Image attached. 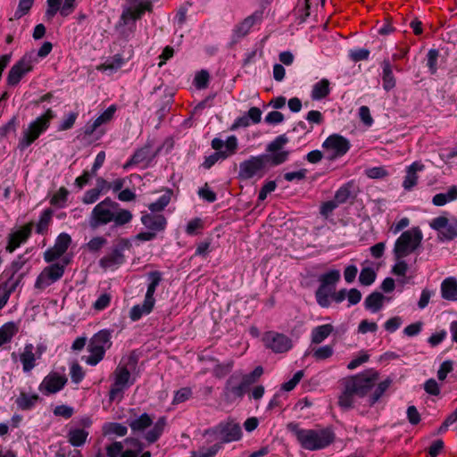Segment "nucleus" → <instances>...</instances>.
<instances>
[{"mask_svg":"<svg viewBox=\"0 0 457 457\" xmlns=\"http://www.w3.org/2000/svg\"><path fill=\"white\" fill-rule=\"evenodd\" d=\"M287 141L285 135L279 136L267 146V152L270 154L252 156L242 162L239 165L238 178L243 180L253 177L262 178L267 172L269 163L277 166L285 162L288 158L289 152L282 150V148Z\"/></svg>","mask_w":457,"mask_h":457,"instance_id":"f257e3e1","label":"nucleus"},{"mask_svg":"<svg viewBox=\"0 0 457 457\" xmlns=\"http://www.w3.org/2000/svg\"><path fill=\"white\" fill-rule=\"evenodd\" d=\"M378 373L367 370L356 376L347 377L343 380L344 390L338 398V404L343 409L353 407L354 396L364 397L377 384Z\"/></svg>","mask_w":457,"mask_h":457,"instance_id":"f03ea898","label":"nucleus"},{"mask_svg":"<svg viewBox=\"0 0 457 457\" xmlns=\"http://www.w3.org/2000/svg\"><path fill=\"white\" fill-rule=\"evenodd\" d=\"M287 428L295 433L301 446L309 451L325 448L335 439L333 432L328 428L301 429L295 423H289Z\"/></svg>","mask_w":457,"mask_h":457,"instance_id":"7ed1b4c3","label":"nucleus"},{"mask_svg":"<svg viewBox=\"0 0 457 457\" xmlns=\"http://www.w3.org/2000/svg\"><path fill=\"white\" fill-rule=\"evenodd\" d=\"M422 238L423 235L419 228H411L402 233L394 247L395 260L403 259L413 253L420 246Z\"/></svg>","mask_w":457,"mask_h":457,"instance_id":"20e7f679","label":"nucleus"},{"mask_svg":"<svg viewBox=\"0 0 457 457\" xmlns=\"http://www.w3.org/2000/svg\"><path fill=\"white\" fill-rule=\"evenodd\" d=\"M111 335L107 330H101L96 333L88 345L90 355L87 359V362L90 365L97 364L103 358L105 350L111 346Z\"/></svg>","mask_w":457,"mask_h":457,"instance_id":"39448f33","label":"nucleus"},{"mask_svg":"<svg viewBox=\"0 0 457 457\" xmlns=\"http://www.w3.org/2000/svg\"><path fill=\"white\" fill-rule=\"evenodd\" d=\"M118 204L105 198L97 204L91 213L89 224L92 228H96L101 225L107 224L114 219V210L117 209Z\"/></svg>","mask_w":457,"mask_h":457,"instance_id":"423d86ee","label":"nucleus"},{"mask_svg":"<svg viewBox=\"0 0 457 457\" xmlns=\"http://www.w3.org/2000/svg\"><path fill=\"white\" fill-rule=\"evenodd\" d=\"M249 386L244 374L236 372L232 374L226 382L224 396L227 402H233L242 398Z\"/></svg>","mask_w":457,"mask_h":457,"instance_id":"0eeeda50","label":"nucleus"},{"mask_svg":"<svg viewBox=\"0 0 457 457\" xmlns=\"http://www.w3.org/2000/svg\"><path fill=\"white\" fill-rule=\"evenodd\" d=\"M129 242L120 239L113 246L112 252L100 259L99 264L103 269H110L122 264L125 261L123 252L129 247Z\"/></svg>","mask_w":457,"mask_h":457,"instance_id":"6e6552de","label":"nucleus"},{"mask_svg":"<svg viewBox=\"0 0 457 457\" xmlns=\"http://www.w3.org/2000/svg\"><path fill=\"white\" fill-rule=\"evenodd\" d=\"M262 341L264 345L274 353H285L292 347V340L284 334L274 331L266 332Z\"/></svg>","mask_w":457,"mask_h":457,"instance_id":"1a4fd4ad","label":"nucleus"},{"mask_svg":"<svg viewBox=\"0 0 457 457\" xmlns=\"http://www.w3.org/2000/svg\"><path fill=\"white\" fill-rule=\"evenodd\" d=\"M33 68V54H26L9 71L7 83L11 86L17 85L21 78Z\"/></svg>","mask_w":457,"mask_h":457,"instance_id":"9d476101","label":"nucleus"},{"mask_svg":"<svg viewBox=\"0 0 457 457\" xmlns=\"http://www.w3.org/2000/svg\"><path fill=\"white\" fill-rule=\"evenodd\" d=\"M64 265L54 263L46 267L37 278L35 287L43 289L62 278Z\"/></svg>","mask_w":457,"mask_h":457,"instance_id":"9b49d317","label":"nucleus"},{"mask_svg":"<svg viewBox=\"0 0 457 457\" xmlns=\"http://www.w3.org/2000/svg\"><path fill=\"white\" fill-rule=\"evenodd\" d=\"M323 147L330 154L329 158L335 159L349 150V142L342 136L332 135L326 139Z\"/></svg>","mask_w":457,"mask_h":457,"instance_id":"f8f14e48","label":"nucleus"},{"mask_svg":"<svg viewBox=\"0 0 457 457\" xmlns=\"http://www.w3.org/2000/svg\"><path fill=\"white\" fill-rule=\"evenodd\" d=\"M130 6L127 8L122 15L121 19L124 24H127L129 21H136L139 19L145 11L151 12L152 4L149 0H128Z\"/></svg>","mask_w":457,"mask_h":457,"instance_id":"ddd939ff","label":"nucleus"},{"mask_svg":"<svg viewBox=\"0 0 457 457\" xmlns=\"http://www.w3.org/2000/svg\"><path fill=\"white\" fill-rule=\"evenodd\" d=\"M114 382L110 390V400H114L118 394L121 393L128 386L130 372L125 366H118L113 373Z\"/></svg>","mask_w":457,"mask_h":457,"instance_id":"4468645a","label":"nucleus"},{"mask_svg":"<svg viewBox=\"0 0 457 457\" xmlns=\"http://www.w3.org/2000/svg\"><path fill=\"white\" fill-rule=\"evenodd\" d=\"M47 129V125L46 123V119L37 118L35 121H33L29 129L24 132V137L21 141V146L25 148L31 145L39 135Z\"/></svg>","mask_w":457,"mask_h":457,"instance_id":"2eb2a0df","label":"nucleus"},{"mask_svg":"<svg viewBox=\"0 0 457 457\" xmlns=\"http://www.w3.org/2000/svg\"><path fill=\"white\" fill-rule=\"evenodd\" d=\"M67 382V378L57 373L46 376L39 386V390L45 395L54 394L60 391Z\"/></svg>","mask_w":457,"mask_h":457,"instance_id":"dca6fc26","label":"nucleus"},{"mask_svg":"<svg viewBox=\"0 0 457 457\" xmlns=\"http://www.w3.org/2000/svg\"><path fill=\"white\" fill-rule=\"evenodd\" d=\"M217 431L220 434L222 442L225 443L239 440L242 436L239 424L234 423L233 421L220 424L217 427Z\"/></svg>","mask_w":457,"mask_h":457,"instance_id":"f3484780","label":"nucleus"},{"mask_svg":"<svg viewBox=\"0 0 457 457\" xmlns=\"http://www.w3.org/2000/svg\"><path fill=\"white\" fill-rule=\"evenodd\" d=\"M61 1L62 0H47L48 8L46 12L47 19L51 20L58 11H60L61 15L64 17L72 12L76 0H65L62 7L60 6Z\"/></svg>","mask_w":457,"mask_h":457,"instance_id":"a211bd4d","label":"nucleus"},{"mask_svg":"<svg viewBox=\"0 0 457 457\" xmlns=\"http://www.w3.org/2000/svg\"><path fill=\"white\" fill-rule=\"evenodd\" d=\"M33 223H28L18 231L12 233L9 237V242L6 250L10 253L13 252L20 245L24 242L31 233Z\"/></svg>","mask_w":457,"mask_h":457,"instance_id":"6ab92c4d","label":"nucleus"},{"mask_svg":"<svg viewBox=\"0 0 457 457\" xmlns=\"http://www.w3.org/2000/svg\"><path fill=\"white\" fill-rule=\"evenodd\" d=\"M141 221L147 228L154 232L164 229L166 225V219L161 214H145L142 216Z\"/></svg>","mask_w":457,"mask_h":457,"instance_id":"aec40b11","label":"nucleus"},{"mask_svg":"<svg viewBox=\"0 0 457 457\" xmlns=\"http://www.w3.org/2000/svg\"><path fill=\"white\" fill-rule=\"evenodd\" d=\"M424 169V165L418 162H413L411 166L408 167L406 171V176L403 180V187L406 190H411L414 186H416L418 182V175L417 171H420Z\"/></svg>","mask_w":457,"mask_h":457,"instance_id":"412c9836","label":"nucleus"},{"mask_svg":"<svg viewBox=\"0 0 457 457\" xmlns=\"http://www.w3.org/2000/svg\"><path fill=\"white\" fill-rule=\"evenodd\" d=\"M148 277H149V279L151 280V283L148 286V288H147V291L145 294V299L146 300L147 309L149 307L154 305L155 300L154 298V294L155 292L156 287L159 285V283L162 280V274H161V272L155 270V271H151L148 274Z\"/></svg>","mask_w":457,"mask_h":457,"instance_id":"4be33fe9","label":"nucleus"},{"mask_svg":"<svg viewBox=\"0 0 457 457\" xmlns=\"http://www.w3.org/2000/svg\"><path fill=\"white\" fill-rule=\"evenodd\" d=\"M442 297L448 301H457V280L447 278L441 284Z\"/></svg>","mask_w":457,"mask_h":457,"instance_id":"5701e85b","label":"nucleus"},{"mask_svg":"<svg viewBox=\"0 0 457 457\" xmlns=\"http://www.w3.org/2000/svg\"><path fill=\"white\" fill-rule=\"evenodd\" d=\"M33 351H34L33 345L29 344L24 347L23 352L20 355V359L22 363L23 370L25 372L30 371L36 366L35 361L37 358Z\"/></svg>","mask_w":457,"mask_h":457,"instance_id":"b1692460","label":"nucleus"},{"mask_svg":"<svg viewBox=\"0 0 457 457\" xmlns=\"http://www.w3.org/2000/svg\"><path fill=\"white\" fill-rule=\"evenodd\" d=\"M115 112L116 106L111 105L106 111L104 112V113H102L99 117H97L95 120L94 123L91 126L87 128L85 133L87 135L93 134L98 127L110 121L112 119Z\"/></svg>","mask_w":457,"mask_h":457,"instance_id":"393cba45","label":"nucleus"},{"mask_svg":"<svg viewBox=\"0 0 457 457\" xmlns=\"http://www.w3.org/2000/svg\"><path fill=\"white\" fill-rule=\"evenodd\" d=\"M19 331V325L10 321L0 328V346L11 341L12 337Z\"/></svg>","mask_w":457,"mask_h":457,"instance_id":"a878e982","label":"nucleus"},{"mask_svg":"<svg viewBox=\"0 0 457 457\" xmlns=\"http://www.w3.org/2000/svg\"><path fill=\"white\" fill-rule=\"evenodd\" d=\"M334 330L331 324H325L316 327L312 333V343L320 344L323 342Z\"/></svg>","mask_w":457,"mask_h":457,"instance_id":"bb28decb","label":"nucleus"},{"mask_svg":"<svg viewBox=\"0 0 457 457\" xmlns=\"http://www.w3.org/2000/svg\"><path fill=\"white\" fill-rule=\"evenodd\" d=\"M88 432L82 428H72L68 433V441L73 446H81L87 441Z\"/></svg>","mask_w":457,"mask_h":457,"instance_id":"cd10ccee","label":"nucleus"},{"mask_svg":"<svg viewBox=\"0 0 457 457\" xmlns=\"http://www.w3.org/2000/svg\"><path fill=\"white\" fill-rule=\"evenodd\" d=\"M333 290V287H325L323 285H320L319 288L315 293V296L318 303L321 307L327 308L329 306V297L332 296Z\"/></svg>","mask_w":457,"mask_h":457,"instance_id":"c85d7f7f","label":"nucleus"},{"mask_svg":"<svg viewBox=\"0 0 457 457\" xmlns=\"http://www.w3.org/2000/svg\"><path fill=\"white\" fill-rule=\"evenodd\" d=\"M329 81L327 79H322L320 81L313 86L312 91V98L313 100H320L325 98L329 94Z\"/></svg>","mask_w":457,"mask_h":457,"instance_id":"c756f323","label":"nucleus"},{"mask_svg":"<svg viewBox=\"0 0 457 457\" xmlns=\"http://www.w3.org/2000/svg\"><path fill=\"white\" fill-rule=\"evenodd\" d=\"M153 423L152 419L146 413L142 414L139 418L129 421V426L133 432H143Z\"/></svg>","mask_w":457,"mask_h":457,"instance_id":"7c9ffc66","label":"nucleus"},{"mask_svg":"<svg viewBox=\"0 0 457 457\" xmlns=\"http://www.w3.org/2000/svg\"><path fill=\"white\" fill-rule=\"evenodd\" d=\"M395 79L393 75L392 67L388 61L383 62V87L388 91L395 87Z\"/></svg>","mask_w":457,"mask_h":457,"instance_id":"2f4dec72","label":"nucleus"},{"mask_svg":"<svg viewBox=\"0 0 457 457\" xmlns=\"http://www.w3.org/2000/svg\"><path fill=\"white\" fill-rule=\"evenodd\" d=\"M457 198V187L453 186L449 188L447 194H437L433 199L432 203L436 206H443L447 202L455 200Z\"/></svg>","mask_w":457,"mask_h":457,"instance_id":"473e14b6","label":"nucleus"},{"mask_svg":"<svg viewBox=\"0 0 457 457\" xmlns=\"http://www.w3.org/2000/svg\"><path fill=\"white\" fill-rule=\"evenodd\" d=\"M39 399L37 395H28L21 392L16 399V403L21 410L30 409Z\"/></svg>","mask_w":457,"mask_h":457,"instance_id":"72a5a7b5","label":"nucleus"},{"mask_svg":"<svg viewBox=\"0 0 457 457\" xmlns=\"http://www.w3.org/2000/svg\"><path fill=\"white\" fill-rule=\"evenodd\" d=\"M21 276H20V278L13 281V283L10 286L8 285V282H5L4 285L0 286V309H2L6 304L11 293L15 290L21 280Z\"/></svg>","mask_w":457,"mask_h":457,"instance_id":"f704fd0d","label":"nucleus"},{"mask_svg":"<svg viewBox=\"0 0 457 457\" xmlns=\"http://www.w3.org/2000/svg\"><path fill=\"white\" fill-rule=\"evenodd\" d=\"M384 295L381 293L374 292L370 294L365 300V306L372 312H378L383 305Z\"/></svg>","mask_w":457,"mask_h":457,"instance_id":"c9c22d12","label":"nucleus"},{"mask_svg":"<svg viewBox=\"0 0 457 457\" xmlns=\"http://www.w3.org/2000/svg\"><path fill=\"white\" fill-rule=\"evenodd\" d=\"M127 427L120 423L109 422L103 426V433L105 436L117 435L120 436H123L127 434Z\"/></svg>","mask_w":457,"mask_h":457,"instance_id":"e433bc0d","label":"nucleus"},{"mask_svg":"<svg viewBox=\"0 0 457 457\" xmlns=\"http://www.w3.org/2000/svg\"><path fill=\"white\" fill-rule=\"evenodd\" d=\"M353 183H347L341 187L335 195V201L337 204L345 203L349 198L353 197Z\"/></svg>","mask_w":457,"mask_h":457,"instance_id":"4c0bfd02","label":"nucleus"},{"mask_svg":"<svg viewBox=\"0 0 457 457\" xmlns=\"http://www.w3.org/2000/svg\"><path fill=\"white\" fill-rule=\"evenodd\" d=\"M340 279V272L337 270H332L328 273L322 274L319 278L320 285L325 287H333Z\"/></svg>","mask_w":457,"mask_h":457,"instance_id":"58836bf2","label":"nucleus"},{"mask_svg":"<svg viewBox=\"0 0 457 457\" xmlns=\"http://www.w3.org/2000/svg\"><path fill=\"white\" fill-rule=\"evenodd\" d=\"M165 427L164 418H161L154 426V428L146 434L145 438L149 443L155 442L162 435Z\"/></svg>","mask_w":457,"mask_h":457,"instance_id":"ea45409f","label":"nucleus"},{"mask_svg":"<svg viewBox=\"0 0 457 457\" xmlns=\"http://www.w3.org/2000/svg\"><path fill=\"white\" fill-rule=\"evenodd\" d=\"M123 62H124V61H123L122 57L120 54H117L112 58V60L107 61L106 62L98 65L96 67V70H98V71H107L108 70L111 71H115L122 66Z\"/></svg>","mask_w":457,"mask_h":457,"instance_id":"a19ab883","label":"nucleus"},{"mask_svg":"<svg viewBox=\"0 0 457 457\" xmlns=\"http://www.w3.org/2000/svg\"><path fill=\"white\" fill-rule=\"evenodd\" d=\"M52 216L53 211L51 209L45 210L38 223L37 224V232L38 234H43L45 231L47 230Z\"/></svg>","mask_w":457,"mask_h":457,"instance_id":"79ce46f5","label":"nucleus"},{"mask_svg":"<svg viewBox=\"0 0 457 457\" xmlns=\"http://www.w3.org/2000/svg\"><path fill=\"white\" fill-rule=\"evenodd\" d=\"M154 306H151L147 309L146 300L145 299L143 305H135L129 313V317L132 320H139L143 314L150 313L153 310Z\"/></svg>","mask_w":457,"mask_h":457,"instance_id":"37998d69","label":"nucleus"},{"mask_svg":"<svg viewBox=\"0 0 457 457\" xmlns=\"http://www.w3.org/2000/svg\"><path fill=\"white\" fill-rule=\"evenodd\" d=\"M132 213L129 210H120L116 213L114 212V219L112 221L117 226H122L129 223L132 220Z\"/></svg>","mask_w":457,"mask_h":457,"instance_id":"c03bdc74","label":"nucleus"},{"mask_svg":"<svg viewBox=\"0 0 457 457\" xmlns=\"http://www.w3.org/2000/svg\"><path fill=\"white\" fill-rule=\"evenodd\" d=\"M256 16L252 15L245 18L237 27V32L239 36H245L256 21Z\"/></svg>","mask_w":457,"mask_h":457,"instance_id":"a18cd8bd","label":"nucleus"},{"mask_svg":"<svg viewBox=\"0 0 457 457\" xmlns=\"http://www.w3.org/2000/svg\"><path fill=\"white\" fill-rule=\"evenodd\" d=\"M333 352V347L331 345H324L313 350L312 356L317 361L326 360L332 356Z\"/></svg>","mask_w":457,"mask_h":457,"instance_id":"49530a36","label":"nucleus"},{"mask_svg":"<svg viewBox=\"0 0 457 457\" xmlns=\"http://www.w3.org/2000/svg\"><path fill=\"white\" fill-rule=\"evenodd\" d=\"M376 278L375 271L370 268H364L361 270L359 280L362 285L369 286L374 282Z\"/></svg>","mask_w":457,"mask_h":457,"instance_id":"de8ad7c7","label":"nucleus"},{"mask_svg":"<svg viewBox=\"0 0 457 457\" xmlns=\"http://www.w3.org/2000/svg\"><path fill=\"white\" fill-rule=\"evenodd\" d=\"M390 385L389 380L383 381L378 385L376 389L374 390L373 394L371 395L370 398V404H374L385 393V391L388 388Z\"/></svg>","mask_w":457,"mask_h":457,"instance_id":"09e8293b","label":"nucleus"},{"mask_svg":"<svg viewBox=\"0 0 457 457\" xmlns=\"http://www.w3.org/2000/svg\"><path fill=\"white\" fill-rule=\"evenodd\" d=\"M69 192L65 187H61L51 198V204L62 206L66 202Z\"/></svg>","mask_w":457,"mask_h":457,"instance_id":"8fccbe9b","label":"nucleus"},{"mask_svg":"<svg viewBox=\"0 0 457 457\" xmlns=\"http://www.w3.org/2000/svg\"><path fill=\"white\" fill-rule=\"evenodd\" d=\"M454 237H457V228L453 225L447 224L446 228H444L443 230L438 234V238L440 240H452Z\"/></svg>","mask_w":457,"mask_h":457,"instance_id":"3c124183","label":"nucleus"},{"mask_svg":"<svg viewBox=\"0 0 457 457\" xmlns=\"http://www.w3.org/2000/svg\"><path fill=\"white\" fill-rule=\"evenodd\" d=\"M71 241V237L66 233H62L58 237L56 243L54 246L57 248L59 251H61V253H64L68 249Z\"/></svg>","mask_w":457,"mask_h":457,"instance_id":"603ef678","label":"nucleus"},{"mask_svg":"<svg viewBox=\"0 0 457 457\" xmlns=\"http://www.w3.org/2000/svg\"><path fill=\"white\" fill-rule=\"evenodd\" d=\"M107 241L103 237H93L86 245L91 252H97L106 245Z\"/></svg>","mask_w":457,"mask_h":457,"instance_id":"864d4df0","label":"nucleus"},{"mask_svg":"<svg viewBox=\"0 0 457 457\" xmlns=\"http://www.w3.org/2000/svg\"><path fill=\"white\" fill-rule=\"evenodd\" d=\"M148 156V150L147 149H140L137 151L130 161L125 164L124 168H127L133 164H138L143 162L145 160L147 159Z\"/></svg>","mask_w":457,"mask_h":457,"instance_id":"5fc2aeb1","label":"nucleus"},{"mask_svg":"<svg viewBox=\"0 0 457 457\" xmlns=\"http://www.w3.org/2000/svg\"><path fill=\"white\" fill-rule=\"evenodd\" d=\"M233 367V361L223 364H217L213 369V373L217 378H222L230 372Z\"/></svg>","mask_w":457,"mask_h":457,"instance_id":"6e6d98bb","label":"nucleus"},{"mask_svg":"<svg viewBox=\"0 0 457 457\" xmlns=\"http://www.w3.org/2000/svg\"><path fill=\"white\" fill-rule=\"evenodd\" d=\"M33 1L34 0H20L18 10L14 14L15 19H20L26 14L31 8Z\"/></svg>","mask_w":457,"mask_h":457,"instance_id":"4d7b16f0","label":"nucleus"},{"mask_svg":"<svg viewBox=\"0 0 457 457\" xmlns=\"http://www.w3.org/2000/svg\"><path fill=\"white\" fill-rule=\"evenodd\" d=\"M366 175L370 179H382L386 177L388 172L383 167H374L367 170Z\"/></svg>","mask_w":457,"mask_h":457,"instance_id":"13d9d810","label":"nucleus"},{"mask_svg":"<svg viewBox=\"0 0 457 457\" xmlns=\"http://www.w3.org/2000/svg\"><path fill=\"white\" fill-rule=\"evenodd\" d=\"M209 81V73L206 71H201L195 78V86L197 88H205Z\"/></svg>","mask_w":457,"mask_h":457,"instance_id":"bf43d9fd","label":"nucleus"},{"mask_svg":"<svg viewBox=\"0 0 457 457\" xmlns=\"http://www.w3.org/2000/svg\"><path fill=\"white\" fill-rule=\"evenodd\" d=\"M228 154L226 152H217L207 157L204 162V166L206 169H210L220 158H227Z\"/></svg>","mask_w":457,"mask_h":457,"instance_id":"052dcab7","label":"nucleus"},{"mask_svg":"<svg viewBox=\"0 0 457 457\" xmlns=\"http://www.w3.org/2000/svg\"><path fill=\"white\" fill-rule=\"evenodd\" d=\"M219 449L220 446L218 445H214L209 448H203L200 449L198 453H195L194 457H214Z\"/></svg>","mask_w":457,"mask_h":457,"instance_id":"680f3d73","label":"nucleus"},{"mask_svg":"<svg viewBox=\"0 0 457 457\" xmlns=\"http://www.w3.org/2000/svg\"><path fill=\"white\" fill-rule=\"evenodd\" d=\"M191 395V390L190 388H187V387H184V388H181L180 390L177 391L175 395H174V399H173V403H183L185 402L186 400H187Z\"/></svg>","mask_w":457,"mask_h":457,"instance_id":"e2e57ef3","label":"nucleus"},{"mask_svg":"<svg viewBox=\"0 0 457 457\" xmlns=\"http://www.w3.org/2000/svg\"><path fill=\"white\" fill-rule=\"evenodd\" d=\"M448 222L449 220L446 217L440 216L431 220L430 227L440 233L444 228L447 227Z\"/></svg>","mask_w":457,"mask_h":457,"instance_id":"0e129e2a","label":"nucleus"},{"mask_svg":"<svg viewBox=\"0 0 457 457\" xmlns=\"http://www.w3.org/2000/svg\"><path fill=\"white\" fill-rule=\"evenodd\" d=\"M170 196L162 195L157 202L153 203L149 205V209L152 212H160L169 204Z\"/></svg>","mask_w":457,"mask_h":457,"instance_id":"69168bd1","label":"nucleus"},{"mask_svg":"<svg viewBox=\"0 0 457 457\" xmlns=\"http://www.w3.org/2000/svg\"><path fill=\"white\" fill-rule=\"evenodd\" d=\"M101 190L99 188L88 190L83 197V203L87 204L95 203L98 199Z\"/></svg>","mask_w":457,"mask_h":457,"instance_id":"338daca9","label":"nucleus"},{"mask_svg":"<svg viewBox=\"0 0 457 457\" xmlns=\"http://www.w3.org/2000/svg\"><path fill=\"white\" fill-rule=\"evenodd\" d=\"M111 301V296L109 294H103L99 296V298L94 303V308L97 311L104 310L106 308Z\"/></svg>","mask_w":457,"mask_h":457,"instance_id":"774afa93","label":"nucleus"}]
</instances>
